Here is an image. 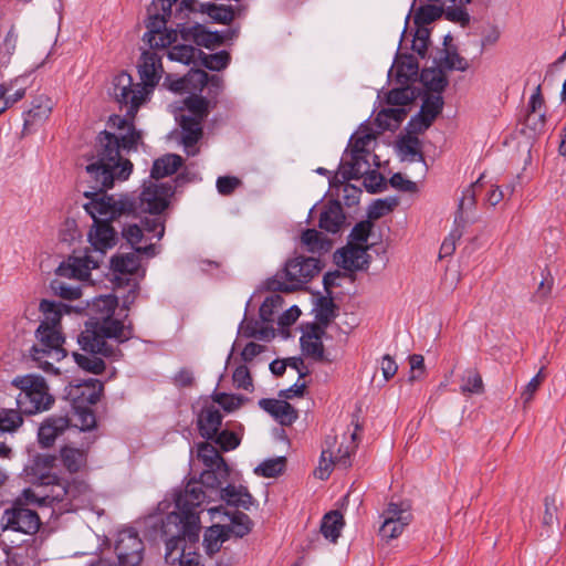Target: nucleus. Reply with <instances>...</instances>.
I'll use <instances>...</instances> for the list:
<instances>
[{"instance_id": "f257e3e1", "label": "nucleus", "mask_w": 566, "mask_h": 566, "mask_svg": "<svg viewBox=\"0 0 566 566\" xmlns=\"http://www.w3.org/2000/svg\"><path fill=\"white\" fill-rule=\"evenodd\" d=\"M98 158L85 168L88 189L83 190L85 211L94 221H112L123 216L134 214L136 200L129 196L115 199L106 191L114 187L115 181H125L129 178L134 165L130 160L118 163V143L114 136L103 134L99 139Z\"/></svg>"}, {"instance_id": "f03ea898", "label": "nucleus", "mask_w": 566, "mask_h": 566, "mask_svg": "<svg viewBox=\"0 0 566 566\" xmlns=\"http://www.w3.org/2000/svg\"><path fill=\"white\" fill-rule=\"evenodd\" d=\"M117 305L118 301L115 295H102L94 298L90 306L91 318L77 338L82 350L99 353L102 356L113 359L122 356L120 350L107 339L124 343L132 338L133 328L113 317Z\"/></svg>"}, {"instance_id": "7ed1b4c3", "label": "nucleus", "mask_w": 566, "mask_h": 566, "mask_svg": "<svg viewBox=\"0 0 566 566\" xmlns=\"http://www.w3.org/2000/svg\"><path fill=\"white\" fill-rule=\"evenodd\" d=\"M211 520L216 521L207 528L203 536V545L207 554L213 555L219 552L222 544L234 537H243L252 530L251 518L240 511H227L222 506L208 510Z\"/></svg>"}, {"instance_id": "20e7f679", "label": "nucleus", "mask_w": 566, "mask_h": 566, "mask_svg": "<svg viewBox=\"0 0 566 566\" xmlns=\"http://www.w3.org/2000/svg\"><path fill=\"white\" fill-rule=\"evenodd\" d=\"M180 514H170L168 516V523L177 522L180 524L179 534L172 536L166 542V563L175 566H199V556L188 553L186 557L185 547L182 546L185 538L188 537L190 541L198 539L200 531V517L197 511L179 510Z\"/></svg>"}, {"instance_id": "39448f33", "label": "nucleus", "mask_w": 566, "mask_h": 566, "mask_svg": "<svg viewBox=\"0 0 566 566\" xmlns=\"http://www.w3.org/2000/svg\"><path fill=\"white\" fill-rule=\"evenodd\" d=\"M35 336L38 343L30 349L32 359L36 366L49 374H59L54 363L62 360L66 356L63 348L64 337L59 328L46 325H39Z\"/></svg>"}, {"instance_id": "423d86ee", "label": "nucleus", "mask_w": 566, "mask_h": 566, "mask_svg": "<svg viewBox=\"0 0 566 566\" xmlns=\"http://www.w3.org/2000/svg\"><path fill=\"white\" fill-rule=\"evenodd\" d=\"M322 270L321 261L316 258L296 256L285 263L271 281L270 287L280 292L301 290Z\"/></svg>"}, {"instance_id": "0eeeda50", "label": "nucleus", "mask_w": 566, "mask_h": 566, "mask_svg": "<svg viewBox=\"0 0 566 566\" xmlns=\"http://www.w3.org/2000/svg\"><path fill=\"white\" fill-rule=\"evenodd\" d=\"M12 385L20 389V394L17 396V405L27 415L49 410L54 403V397L49 392L45 380L40 376L15 377Z\"/></svg>"}, {"instance_id": "6e6552de", "label": "nucleus", "mask_w": 566, "mask_h": 566, "mask_svg": "<svg viewBox=\"0 0 566 566\" xmlns=\"http://www.w3.org/2000/svg\"><path fill=\"white\" fill-rule=\"evenodd\" d=\"M113 94L118 104L126 107V115L133 119L150 94V90L142 82L134 83L128 73L122 72L113 80Z\"/></svg>"}, {"instance_id": "1a4fd4ad", "label": "nucleus", "mask_w": 566, "mask_h": 566, "mask_svg": "<svg viewBox=\"0 0 566 566\" xmlns=\"http://www.w3.org/2000/svg\"><path fill=\"white\" fill-rule=\"evenodd\" d=\"M109 125L113 127H116L118 130H120L119 134L109 133L107 130H103L98 134L95 145L94 154L91 156L90 161H94L98 158V150H99V139L103 134H109L115 137V139L118 143V163L119 161H126L127 158L123 157V153H130L133 150H137L138 144L142 140V133L138 132L132 120H127L126 118L114 115L109 117Z\"/></svg>"}, {"instance_id": "9d476101", "label": "nucleus", "mask_w": 566, "mask_h": 566, "mask_svg": "<svg viewBox=\"0 0 566 566\" xmlns=\"http://www.w3.org/2000/svg\"><path fill=\"white\" fill-rule=\"evenodd\" d=\"M171 12L159 11L157 2L153 8H148V31L144 34L143 40L148 43L151 49H165L177 40L176 31H167L166 22L170 18Z\"/></svg>"}, {"instance_id": "9b49d317", "label": "nucleus", "mask_w": 566, "mask_h": 566, "mask_svg": "<svg viewBox=\"0 0 566 566\" xmlns=\"http://www.w3.org/2000/svg\"><path fill=\"white\" fill-rule=\"evenodd\" d=\"M2 531H14L23 534H35L41 521L38 513L22 506L19 501L10 509H7L0 520Z\"/></svg>"}, {"instance_id": "f8f14e48", "label": "nucleus", "mask_w": 566, "mask_h": 566, "mask_svg": "<svg viewBox=\"0 0 566 566\" xmlns=\"http://www.w3.org/2000/svg\"><path fill=\"white\" fill-rule=\"evenodd\" d=\"M174 193V186L170 182H149L144 186L136 201V216L138 211L149 212L150 214H159L168 207V200Z\"/></svg>"}, {"instance_id": "ddd939ff", "label": "nucleus", "mask_w": 566, "mask_h": 566, "mask_svg": "<svg viewBox=\"0 0 566 566\" xmlns=\"http://www.w3.org/2000/svg\"><path fill=\"white\" fill-rule=\"evenodd\" d=\"M118 566H139L143 562L144 543L134 528L118 532L115 543Z\"/></svg>"}, {"instance_id": "4468645a", "label": "nucleus", "mask_w": 566, "mask_h": 566, "mask_svg": "<svg viewBox=\"0 0 566 566\" xmlns=\"http://www.w3.org/2000/svg\"><path fill=\"white\" fill-rule=\"evenodd\" d=\"M99 261L94 259L87 250L74 252L56 270L57 275L78 281L88 280L91 271L98 268Z\"/></svg>"}, {"instance_id": "2eb2a0df", "label": "nucleus", "mask_w": 566, "mask_h": 566, "mask_svg": "<svg viewBox=\"0 0 566 566\" xmlns=\"http://www.w3.org/2000/svg\"><path fill=\"white\" fill-rule=\"evenodd\" d=\"M176 120L180 127L178 140L182 145L185 153L187 156L198 155L200 151L198 143L203 136L202 122H198L192 117H176Z\"/></svg>"}, {"instance_id": "dca6fc26", "label": "nucleus", "mask_w": 566, "mask_h": 566, "mask_svg": "<svg viewBox=\"0 0 566 566\" xmlns=\"http://www.w3.org/2000/svg\"><path fill=\"white\" fill-rule=\"evenodd\" d=\"M137 67L143 85L151 92L159 83L164 73L161 57L157 52L144 51Z\"/></svg>"}, {"instance_id": "f3484780", "label": "nucleus", "mask_w": 566, "mask_h": 566, "mask_svg": "<svg viewBox=\"0 0 566 566\" xmlns=\"http://www.w3.org/2000/svg\"><path fill=\"white\" fill-rule=\"evenodd\" d=\"M55 459L51 455L39 454L25 468V474L29 480L40 488L49 485L56 480V475L51 473Z\"/></svg>"}, {"instance_id": "a211bd4d", "label": "nucleus", "mask_w": 566, "mask_h": 566, "mask_svg": "<svg viewBox=\"0 0 566 566\" xmlns=\"http://www.w3.org/2000/svg\"><path fill=\"white\" fill-rule=\"evenodd\" d=\"M368 247L349 243L337 254V264L348 271L364 270L369 264Z\"/></svg>"}, {"instance_id": "6ab92c4d", "label": "nucleus", "mask_w": 566, "mask_h": 566, "mask_svg": "<svg viewBox=\"0 0 566 566\" xmlns=\"http://www.w3.org/2000/svg\"><path fill=\"white\" fill-rule=\"evenodd\" d=\"M178 27L181 39L193 41L197 45L210 49L223 42L222 36L218 32L207 31L201 24L191 27L178 24Z\"/></svg>"}, {"instance_id": "aec40b11", "label": "nucleus", "mask_w": 566, "mask_h": 566, "mask_svg": "<svg viewBox=\"0 0 566 566\" xmlns=\"http://www.w3.org/2000/svg\"><path fill=\"white\" fill-rule=\"evenodd\" d=\"M259 405L282 426H290L297 419V410L285 400L264 398L259 401Z\"/></svg>"}, {"instance_id": "412c9836", "label": "nucleus", "mask_w": 566, "mask_h": 566, "mask_svg": "<svg viewBox=\"0 0 566 566\" xmlns=\"http://www.w3.org/2000/svg\"><path fill=\"white\" fill-rule=\"evenodd\" d=\"M111 221H94V227L88 233V239L95 252H104L115 245V230Z\"/></svg>"}, {"instance_id": "4be33fe9", "label": "nucleus", "mask_w": 566, "mask_h": 566, "mask_svg": "<svg viewBox=\"0 0 566 566\" xmlns=\"http://www.w3.org/2000/svg\"><path fill=\"white\" fill-rule=\"evenodd\" d=\"M70 426L66 416H52L45 419L39 428L38 438L43 447H51L55 439Z\"/></svg>"}, {"instance_id": "5701e85b", "label": "nucleus", "mask_w": 566, "mask_h": 566, "mask_svg": "<svg viewBox=\"0 0 566 566\" xmlns=\"http://www.w3.org/2000/svg\"><path fill=\"white\" fill-rule=\"evenodd\" d=\"M323 334L324 331L319 326L313 325L300 338L303 354L315 361H323L325 359L324 345L322 343Z\"/></svg>"}, {"instance_id": "b1692460", "label": "nucleus", "mask_w": 566, "mask_h": 566, "mask_svg": "<svg viewBox=\"0 0 566 566\" xmlns=\"http://www.w3.org/2000/svg\"><path fill=\"white\" fill-rule=\"evenodd\" d=\"M345 222V214L338 201L326 203L319 214L318 226L322 230L331 233L340 231Z\"/></svg>"}, {"instance_id": "393cba45", "label": "nucleus", "mask_w": 566, "mask_h": 566, "mask_svg": "<svg viewBox=\"0 0 566 566\" xmlns=\"http://www.w3.org/2000/svg\"><path fill=\"white\" fill-rule=\"evenodd\" d=\"M221 423L222 415L213 405L203 407L198 416L200 434L207 440H212L217 436Z\"/></svg>"}, {"instance_id": "a878e982", "label": "nucleus", "mask_w": 566, "mask_h": 566, "mask_svg": "<svg viewBox=\"0 0 566 566\" xmlns=\"http://www.w3.org/2000/svg\"><path fill=\"white\" fill-rule=\"evenodd\" d=\"M230 468L227 463L216 467L206 468L200 475V483L210 493L214 492L220 495L223 484L228 482Z\"/></svg>"}, {"instance_id": "bb28decb", "label": "nucleus", "mask_w": 566, "mask_h": 566, "mask_svg": "<svg viewBox=\"0 0 566 566\" xmlns=\"http://www.w3.org/2000/svg\"><path fill=\"white\" fill-rule=\"evenodd\" d=\"M200 482H189L184 494L178 496L176 504L179 510L197 511V509L211 495L203 490Z\"/></svg>"}, {"instance_id": "cd10ccee", "label": "nucleus", "mask_w": 566, "mask_h": 566, "mask_svg": "<svg viewBox=\"0 0 566 566\" xmlns=\"http://www.w3.org/2000/svg\"><path fill=\"white\" fill-rule=\"evenodd\" d=\"M21 81L24 82V78L17 77L0 84V114L24 97L25 87L20 85Z\"/></svg>"}, {"instance_id": "c85d7f7f", "label": "nucleus", "mask_w": 566, "mask_h": 566, "mask_svg": "<svg viewBox=\"0 0 566 566\" xmlns=\"http://www.w3.org/2000/svg\"><path fill=\"white\" fill-rule=\"evenodd\" d=\"M220 497L226 501L228 505L242 507L244 510H249L254 503V499L247 488L232 484H228L221 489Z\"/></svg>"}, {"instance_id": "c756f323", "label": "nucleus", "mask_w": 566, "mask_h": 566, "mask_svg": "<svg viewBox=\"0 0 566 566\" xmlns=\"http://www.w3.org/2000/svg\"><path fill=\"white\" fill-rule=\"evenodd\" d=\"M369 154L366 153H352L350 161L347 163V168L344 166L339 172L344 180L359 179L370 172V164L368 161Z\"/></svg>"}, {"instance_id": "7c9ffc66", "label": "nucleus", "mask_w": 566, "mask_h": 566, "mask_svg": "<svg viewBox=\"0 0 566 566\" xmlns=\"http://www.w3.org/2000/svg\"><path fill=\"white\" fill-rule=\"evenodd\" d=\"M544 106L541 85H537L528 103L526 123L533 130H541L545 125V114L541 112Z\"/></svg>"}, {"instance_id": "2f4dec72", "label": "nucleus", "mask_w": 566, "mask_h": 566, "mask_svg": "<svg viewBox=\"0 0 566 566\" xmlns=\"http://www.w3.org/2000/svg\"><path fill=\"white\" fill-rule=\"evenodd\" d=\"M184 164L181 156L177 154H166L156 159L153 164L150 177L160 179L175 174Z\"/></svg>"}, {"instance_id": "473e14b6", "label": "nucleus", "mask_w": 566, "mask_h": 566, "mask_svg": "<svg viewBox=\"0 0 566 566\" xmlns=\"http://www.w3.org/2000/svg\"><path fill=\"white\" fill-rule=\"evenodd\" d=\"M407 116L403 107L384 108L376 115L375 123L382 130H394Z\"/></svg>"}, {"instance_id": "72a5a7b5", "label": "nucleus", "mask_w": 566, "mask_h": 566, "mask_svg": "<svg viewBox=\"0 0 566 566\" xmlns=\"http://www.w3.org/2000/svg\"><path fill=\"white\" fill-rule=\"evenodd\" d=\"M66 490H67V500L65 504V510H74L80 504L84 503L86 500H88L91 494V488L90 485L80 480H73L72 482L66 483Z\"/></svg>"}, {"instance_id": "f704fd0d", "label": "nucleus", "mask_w": 566, "mask_h": 566, "mask_svg": "<svg viewBox=\"0 0 566 566\" xmlns=\"http://www.w3.org/2000/svg\"><path fill=\"white\" fill-rule=\"evenodd\" d=\"M122 234L136 252L148 256H154L156 254L155 245L153 243L145 247L138 245L145 238L144 230L138 224H128L124 227Z\"/></svg>"}, {"instance_id": "c9c22d12", "label": "nucleus", "mask_w": 566, "mask_h": 566, "mask_svg": "<svg viewBox=\"0 0 566 566\" xmlns=\"http://www.w3.org/2000/svg\"><path fill=\"white\" fill-rule=\"evenodd\" d=\"M184 104L185 113L176 117H192L203 123L209 114V102L205 97L191 95L184 101Z\"/></svg>"}, {"instance_id": "e433bc0d", "label": "nucleus", "mask_w": 566, "mask_h": 566, "mask_svg": "<svg viewBox=\"0 0 566 566\" xmlns=\"http://www.w3.org/2000/svg\"><path fill=\"white\" fill-rule=\"evenodd\" d=\"M344 526V517L338 511H331L326 513L321 523V533L323 536L335 543L340 535Z\"/></svg>"}, {"instance_id": "4c0bfd02", "label": "nucleus", "mask_w": 566, "mask_h": 566, "mask_svg": "<svg viewBox=\"0 0 566 566\" xmlns=\"http://www.w3.org/2000/svg\"><path fill=\"white\" fill-rule=\"evenodd\" d=\"M64 468L71 472H78L86 465L87 457L84 450L65 446L60 451Z\"/></svg>"}, {"instance_id": "58836bf2", "label": "nucleus", "mask_w": 566, "mask_h": 566, "mask_svg": "<svg viewBox=\"0 0 566 566\" xmlns=\"http://www.w3.org/2000/svg\"><path fill=\"white\" fill-rule=\"evenodd\" d=\"M114 272L120 274H135L140 266L138 252H129L114 255L111 260Z\"/></svg>"}, {"instance_id": "ea45409f", "label": "nucleus", "mask_w": 566, "mask_h": 566, "mask_svg": "<svg viewBox=\"0 0 566 566\" xmlns=\"http://www.w3.org/2000/svg\"><path fill=\"white\" fill-rule=\"evenodd\" d=\"M41 489H44V492L41 494V499L46 501V505L53 504H63L62 507L65 509L66 500H67V490L66 482L62 481L57 475L56 480L49 485H41Z\"/></svg>"}, {"instance_id": "a19ab883", "label": "nucleus", "mask_w": 566, "mask_h": 566, "mask_svg": "<svg viewBox=\"0 0 566 566\" xmlns=\"http://www.w3.org/2000/svg\"><path fill=\"white\" fill-rule=\"evenodd\" d=\"M460 391L463 395H481L484 392L483 379L476 368H469L463 373Z\"/></svg>"}, {"instance_id": "79ce46f5", "label": "nucleus", "mask_w": 566, "mask_h": 566, "mask_svg": "<svg viewBox=\"0 0 566 566\" xmlns=\"http://www.w3.org/2000/svg\"><path fill=\"white\" fill-rule=\"evenodd\" d=\"M420 77L427 90L437 93L436 95H441L448 85L447 76L439 69H424Z\"/></svg>"}, {"instance_id": "37998d69", "label": "nucleus", "mask_w": 566, "mask_h": 566, "mask_svg": "<svg viewBox=\"0 0 566 566\" xmlns=\"http://www.w3.org/2000/svg\"><path fill=\"white\" fill-rule=\"evenodd\" d=\"M85 354H81L77 352L73 353V358L77 366L85 371L101 375L105 369V363L102 358L97 357V353H91L84 350ZM98 355H101L98 353Z\"/></svg>"}, {"instance_id": "c03bdc74", "label": "nucleus", "mask_w": 566, "mask_h": 566, "mask_svg": "<svg viewBox=\"0 0 566 566\" xmlns=\"http://www.w3.org/2000/svg\"><path fill=\"white\" fill-rule=\"evenodd\" d=\"M302 244L310 252H326L331 248V242L326 240L321 232L315 229H307L302 233Z\"/></svg>"}, {"instance_id": "a18cd8bd", "label": "nucleus", "mask_w": 566, "mask_h": 566, "mask_svg": "<svg viewBox=\"0 0 566 566\" xmlns=\"http://www.w3.org/2000/svg\"><path fill=\"white\" fill-rule=\"evenodd\" d=\"M197 457L203 463L205 468H211L221 463H227L216 447L209 442L198 443Z\"/></svg>"}, {"instance_id": "49530a36", "label": "nucleus", "mask_w": 566, "mask_h": 566, "mask_svg": "<svg viewBox=\"0 0 566 566\" xmlns=\"http://www.w3.org/2000/svg\"><path fill=\"white\" fill-rule=\"evenodd\" d=\"M199 53H201V51L192 45L179 44L172 46L168 51V57L171 61L180 62L185 65H190L197 60V57H199Z\"/></svg>"}, {"instance_id": "de8ad7c7", "label": "nucleus", "mask_w": 566, "mask_h": 566, "mask_svg": "<svg viewBox=\"0 0 566 566\" xmlns=\"http://www.w3.org/2000/svg\"><path fill=\"white\" fill-rule=\"evenodd\" d=\"M39 308L44 315V319L40 325H46L48 327L53 326V328L60 329L62 318L60 306L52 301L42 300Z\"/></svg>"}, {"instance_id": "09e8293b", "label": "nucleus", "mask_w": 566, "mask_h": 566, "mask_svg": "<svg viewBox=\"0 0 566 566\" xmlns=\"http://www.w3.org/2000/svg\"><path fill=\"white\" fill-rule=\"evenodd\" d=\"M285 462L284 457L265 460L254 469V473L264 478H275L284 471Z\"/></svg>"}, {"instance_id": "8fccbe9b", "label": "nucleus", "mask_w": 566, "mask_h": 566, "mask_svg": "<svg viewBox=\"0 0 566 566\" xmlns=\"http://www.w3.org/2000/svg\"><path fill=\"white\" fill-rule=\"evenodd\" d=\"M201 64L211 71H221L230 63V54L227 51H220L213 54L199 53Z\"/></svg>"}, {"instance_id": "3c124183", "label": "nucleus", "mask_w": 566, "mask_h": 566, "mask_svg": "<svg viewBox=\"0 0 566 566\" xmlns=\"http://www.w3.org/2000/svg\"><path fill=\"white\" fill-rule=\"evenodd\" d=\"M400 150L409 160L423 161V155L420 150V140L417 136L407 135L399 143Z\"/></svg>"}, {"instance_id": "603ef678", "label": "nucleus", "mask_w": 566, "mask_h": 566, "mask_svg": "<svg viewBox=\"0 0 566 566\" xmlns=\"http://www.w3.org/2000/svg\"><path fill=\"white\" fill-rule=\"evenodd\" d=\"M23 422L19 411L14 409H3L0 411V434L17 430Z\"/></svg>"}, {"instance_id": "864d4df0", "label": "nucleus", "mask_w": 566, "mask_h": 566, "mask_svg": "<svg viewBox=\"0 0 566 566\" xmlns=\"http://www.w3.org/2000/svg\"><path fill=\"white\" fill-rule=\"evenodd\" d=\"M481 178H479L475 182L471 184L462 193V197L459 201L458 212L455 217V222L462 219L463 211L467 209H472L476 202V188L480 187Z\"/></svg>"}, {"instance_id": "5fc2aeb1", "label": "nucleus", "mask_w": 566, "mask_h": 566, "mask_svg": "<svg viewBox=\"0 0 566 566\" xmlns=\"http://www.w3.org/2000/svg\"><path fill=\"white\" fill-rule=\"evenodd\" d=\"M102 389V384L96 379H92L84 386L77 387L76 391H81V395L77 396V398H81L83 402L85 401L88 405H95L101 398Z\"/></svg>"}, {"instance_id": "6e6d98bb", "label": "nucleus", "mask_w": 566, "mask_h": 566, "mask_svg": "<svg viewBox=\"0 0 566 566\" xmlns=\"http://www.w3.org/2000/svg\"><path fill=\"white\" fill-rule=\"evenodd\" d=\"M18 34L12 27L0 44V67L6 66L15 51Z\"/></svg>"}, {"instance_id": "4d7b16f0", "label": "nucleus", "mask_w": 566, "mask_h": 566, "mask_svg": "<svg viewBox=\"0 0 566 566\" xmlns=\"http://www.w3.org/2000/svg\"><path fill=\"white\" fill-rule=\"evenodd\" d=\"M283 305L282 296L273 294L268 296L260 306L259 314L263 322H273L275 311Z\"/></svg>"}, {"instance_id": "13d9d810", "label": "nucleus", "mask_w": 566, "mask_h": 566, "mask_svg": "<svg viewBox=\"0 0 566 566\" xmlns=\"http://www.w3.org/2000/svg\"><path fill=\"white\" fill-rule=\"evenodd\" d=\"M443 106V99L441 95H428L422 103L420 114L430 118L432 122L440 114Z\"/></svg>"}, {"instance_id": "bf43d9fd", "label": "nucleus", "mask_w": 566, "mask_h": 566, "mask_svg": "<svg viewBox=\"0 0 566 566\" xmlns=\"http://www.w3.org/2000/svg\"><path fill=\"white\" fill-rule=\"evenodd\" d=\"M397 205L398 200L396 198L377 199L369 207L368 217L370 219H379L392 211Z\"/></svg>"}, {"instance_id": "052dcab7", "label": "nucleus", "mask_w": 566, "mask_h": 566, "mask_svg": "<svg viewBox=\"0 0 566 566\" xmlns=\"http://www.w3.org/2000/svg\"><path fill=\"white\" fill-rule=\"evenodd\" d=\"M192 81L197 82L200 86H210V90L218 92L222 86V80L218 75L210 76L206 71L192 70L189 73Z\"/></svg>"}, {"instance_id": "680f3d73", "label": "nucleus", "mask_w": 566, "mask_h": 566, "mask_svg": "<svg viewBox=\"0 0 566 566\" xmlns=\"http://www.w3.org/2000/svg\"><path fill=\"white\" fill-rule=\"evenodd\" d=\"M408 524L407 517H402L400 521H384L379 528V534L386 539L396 538L402 533L405 526Z\"/></svg>"}, {"instance_id": "e2e57ef3", "label": "nucleus", "mask_w": 566, "mask_h": 566, "mask_svg": "<svg viewBox=\"0 0 566 566\" xmlns=\"http://www.w3.org/2000/svg\"><path fill=\"white\" fill-rule=\"evenodd\" d=\"M51 113V101L49 98H45L43 103L33 106L29 109L27 113V116L24 118V125H32L35 122L42 120L48 118V116Z\"/></svg>"}, {"instance_id": "0e129e2a", "label": "nucleus", "mask_w": 566, "mask_h": 566, "mask_svg": "<svg viewBox=\"0 0 566 566\" xmlns=\"http://www.w3.org/2000/svg\"><path fill=\"white\" fill-rule=\"evenodd\" d=\"M52 289L56 295L69 301L77 300L82 295L80 286H75L57 280L52 282Z\"/></svg>"}, {"instance_id": "69168bd1", "label": "nucleus", "mask_w": 566, "mask_h": 566, "mask_svg": "<svg viewBox=\"0 0 566 566\" xmlns=\"http://www.w3.org/2000/svg\"><path fill=\"white\" fill-rule=\"evenodd\" d=\"M545 376L543 374V369H541L524 387L521 392V399L523 401L524 408L533 400L535 392L538 390L541 385L543 384Z\"/></svg>"}, {"instance_id": "338daca9", "label": "nucleus", "mask_w": 566, "mask_h": 566, "mask_svg": "<svg viewBox=\"0 0 566 566\" xmlns=\"http://www.w3.org/2000/svg\"><path fill=\"white\" fill-rule=\"evenodd\" d=\"M223 451L234 450L239 444L241 439L239 436L230 430L218 431L217 436L212 439Z\"/></svg>"}, {"instance_id": "774afa93", "label": "nucleus", "mask_w": 566, "mask_h": 566, "mask_svg": "<svg viewBox=\"0 0 566 566\" xmlns=\"http://www.w3.org/2000/svg\"><path fill=\"white\" fill-rule=\"evenodd\" d=\"M208 14L212 20L223 24H229L234 19V11L231 7L210 4Z\"/></svg>"}]
</instances>
